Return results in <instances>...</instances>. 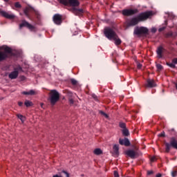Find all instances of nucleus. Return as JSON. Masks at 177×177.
<instances>
[{"mask_svg": "<svg viewBox=\"0 0 177 177\" xmlns=\"http://www.w3.org/2000/svg\"><path fill=\"white\" fill-rule=\"evenodd\" d=\"M153 16V11H146L140 13L137 17H132L127 21V27H135L138 26L140 21H146Z\"/></svg>", "mask_w": 177, "mask_h": 177, "instance_id": "nucleus-1", "label": "nucleus"}, {"mask_svg": "<svg viewBox=\"0 0 177 177\" xmlns=\"http://www.w3.org/2000/svg\"><path fill=\"white\" fill-rule=\"evenodd\" d=\"M49 101L51 106H55L58 100H60V93L56 90H50Z\"/></svg>", "mask_w": 177, "mask_h": 177, "instance_id": "nucleus-2", "label": "nucleus"}, {"mask_svg": "<svg viewBox=\"0 0 177 177\" xmlns=\"http://www.w3.org/2000/svg\"><path fill=\"white\" fill-rule=\"evenodd\" d=\"M133 34L138 37H146L149 35V29L145 26H136L134 28Z\"/></svg>", "mask_w": 177, "mask_h": 177, "instance_id": "nucleus-3", "label": "nucleus"}, {"mask_svg": "<svg viewBox=\"0 0 177 177\" xmlns=\"http://www.w3.org/2000/svg\"><path fill=\"white\" fill-rule=\"evenodd\" d=\"M104 37L107 38V39H109V41H113V39L116 37L117 33L113 30V28L110 27H106L104 29Z\"/></svg>", "mask_w": 177, "mask_h": 177, "instance_id": "nucleus-4", "label": "nucleus"}, {"mask_svg": "<svg viewBox=\"0 0 177 177\" xmlns=\"http://www.w3.org/2000/svg\"><path fill=\"white\" fill-rule=\"evenodd\" d=\"M165 151L166 153H169L171 151V147L176 149L177 150V140L175 137H172L170 138V143L169 142H165Z\"/></svg>", "mask_w": 177, "mask_h": 177, "instance_id": "nucleus-5", "label": "nucleus"}, {"mask_svg": "<svg viewBox=\"0 0 177 177\" xmlns=\"http://www.w3.org/2000/svg\"><path fill=\"white\" fill-rule=\"evenodd\" d=\"M59 3H62L64 6H73L77 8L80 6V1L78 0H59Z\"/></svg>", "mask_w": 177, "mask_h": 177, "instance_id": "nucleus-6", "label": "nucleus"}, {"mask_svg": "<svg viewBox=\"0 0 177 177\" xmlns=\"http://www.w3.org/2000/svg\"><path fill=\"white\" fill-rule=\"evenodd\" d=\"M6 49H8V46H0V62L9 59V53H8Z\"/></svg>", "mask_w": 177, "mask_h": 177, "instance_id": "nucleus-7", "label": "nucleus"}, {"mask_svg": "<svg viewBox=\"0 0 177 177\" xmlns=\"http://www.w3.org/2000/svg\"><path fill=\"white\" fill-rule=\"evenodd\" d=\"M20 71H23V68L19 65L8 75V78H10V80H16V78L19 77V73H20Z\"/></svg>", "mask_w": 177, "mask_h": 177, "instance_id": "nucleus-8", "label": "nucleus"}, {"mask_svg": "<svg viewBox=\"0 0 177 177\" xmlns=\"http://www.w3.org/2000/svg\"><path fill=\"white\" fill-rule=\"evenodd\" d=\"M7 53H8V59L10 57H20L21 56V53L18 50H14L10 48V47L7 46V49L6 50Z\"/></svg>", "mask_w": 177, "mask_h": 177, "instance_id": "nucleus-9", "label": "nucleus"}, {"mask_svg": "<svg viewBox=\"0 0 177 177\" xmlns=\"http://www.w3.org/2000/svg\"><path fill=\"white\" fill-rule=\"evenodd\" d=\"M138 13H139V10L138 8L124 9L122 11V15H123V16H127V17H129V16H133V15H136Z\"/></svg>", "mask_w": 177, "mask_h": 177, "instance_id": "nucleus-10", "label": "nucleus"}, {"mask_svg": "<svg viewBox=\"0 0 177 177\" xmlns=\"http://www.w3.org/2000/svg\"><path fill=\"white\" fill-rule=\"evenodd\" d=\"M34 12L35 15H37V19H39V12L37 10H35V9H34V8L32 7H28L26 8L24 10V15L26 16V17H30V12Z\"/></svg>", "mask_w": 177, "mask_h": 177, "instance_id": "nucleus-11", "label": "nucleus"}, {"mask_svg": "<svg viewBox=\"0 0 177 177\" xmlns=\"http://www.w3.org/2000/svg\"><path fill=\"white\" fill-rule=\"evenodd\" d=\"M23 27H26L30 31H35V26L31 25V24L28 23L26 21H22V23L19 25V28H23Z\"/></svg>", "mask_w": 177, "mask_h": 177, "instance_id": "nucleus-12", "label": "nucleus"}, {"mask_svg": "<svg viewBox=\"0 0 177 177\" xmlns=\"http://www.w3.org/2000/svg\"><path fill=\"white\" fill-rule=\"evenodd\" d=\"M53 20L57 26H60L63 23V17L59 14L54 15Z\"/></svg>", "mask_w": 177, "mask_h": 177, "instance_id": "nucleus-13", "label": "nucleus"}, {"mask_svg": "<svg viewBox=\"0 0 177 177\" xmlns=\"http://www.w3.org/2000/svg\"><path fill=\"white\" fill-rule=\"evenodd\" d=\"M125 153L127 156H128V157H130V158H132V159L136 158V156L138 155L136 151H135L133 149H129L126 151Z\"/></svg>", "mask_w": 177, "mask_h": 177, "instance_id": "nucleus-14", "label": "nucleus"}, {"mask_svg": "<svg viewBox=\"0 0 177 177\" xmlns=\"http://www.w3.org/2000/svg\"><path fill=\"white\" fill-rule=\"evenodd\" d=\"M0 15H1V16H3V17H5L6 19H10V20L15 19V17H16V16H15V15H10L8 14L7 12L3 11V10H0Z\"/></svg>", "mask_w": 177, "mask_h": 177, "instance_id": "nucleus-15", "label": "nucleus"}, {"mask_svg": "<svg viewBox=\"0 0 177 177\" xmlns=\"http://www.w3.org/2000/svg\"><path fill=\"white\" fill-rule=\"evenodd\" d=\"M155 86H157V84L154 80L148 79L147 80V84H145L146 88H155Z\"/></svg>", "mask_w": 177, "mask_h": 177, "instance_id": "nucleus-16", "label": "nucleus"}, {"mask_svg": "<svg viewBox=\"0 0 177 177\" xmlns=\"http://www.w3.org/2000/svg\"><path fill=\"white\" fill-rule=\"evenodd\" d=\"M119 143L120 145H121V146H126V147L131 146V142L127 138H124V139L120 138Z\"/></svg>", "mask_w": 177, "mask_h": 177, "instance_id": "nucleus-17", "label": "nucleus"}, {"mask_svg": "<svg viewBox=\"0 0 177 177\" xmlns=\"http://www.w3.org/2000/svg\"><path fill=\"white\" fill-rule=\"evenodd\" d=\"M164 50H165V48L162 47V46H159L156 50V53L158 55V59L162 58V53H164Z\"/></svg>", "mask_w": 177, "mask_h": 177, "instance_id": "nucleus-18", "label": "nucleus"}, {"mask_svg": "<svg viewBox=\"0 0 177 177\" xmlns=\"http://www.w3.org/2000/svg\"><path fill=\"white\" fill-rule=\"evenodd\" d=\"M113 41H115V45L118 46V45H121L122 43V41H121V39L118 37V35H116L115 37L112 39Z\"/></svg>", "mask_w": 177, "mask_h": 177, "instance_id": "nucleus-19", "label": "nucleus"}, {"mask_svg": "<svg viewBox=\"0 0 177 177\" xmlns=\"http://www.w3.org/2000/svg\"><path fill=\"white\" fill-rule=\"evenodd\" d=\"M22 95H29L30 96H34V95H37V91L34 90H30L29 91H23Z\"/></svg>", "mask_w": 177, "mask_h": 177, "instance_id": "nucleus-20", "label": "nucleus"}, {"mask_svg": "<svg viewBox=\"0 0 177 177\" xmlns=\"http://www.w3.org/2000/svg\"><path fill=\"white\" fill-rule=\"evenodd\" d=\"M113 149L114 156H118V154H120V152H119L120 147L118 146V145H113Z\"/></svg>", "mask_w": 177, "mask_h": 177, "instance_id": "nucleus-21", "label": "nucleus"}, {"mask_svg": "<svg viewBox=\"0 0 177 177\" xmlns=\"http://www.w3.org/2000/svg\"><path fill=\"white\" fill-rule=\"evenodd\" d=\"M94 154L96 156H100V154H103V151L99 148H97L94 150Z\"/></svg>", "mask_w": 177, "mask_h": 177, "instance_id": "nucleus-22", "label": "nucleus"}, {"mask_svg": "<svg viewBox=\"0 0 177 177\" xmlns=\"http://www.w3.org/2000/svg\"><path fill=\"white\" fill-rule=\"evenodd\" d=\"M123 136H129V130L128 129H124L122 130Z\"/></svg>", "mask_w": 177, "mask_h": 177, "instance_id": "nucleus-23", "label": "nucleus"}, {"mask_svg": "<svg viewBox=\"0 0 177 177\" xmlns=\"http://www.w3.org/2000/svg\"><path fill=\"white\" fill-rule=\"evenodd\" d=\"M73 10L75 12V13H77L78 15H82V13H84V10L82 8H73Z\"/></svg>", "mask_w": 177, "mask_h": 177, "instance_id": "nucleus-24", "label": "nucleus"}, {"mask_svg": "<svg viewBox=\"0 0 177 177\" xmlns=\"http://www.w3.org/2000/svg\"><path fill=\"white\" fill-rule=\"evenodd\" d=\"M24 104L26 107H31V106H32V102L30 100H26Z\"/></svg>", "mask_w": 177, "mask_h": 177, "instance_id": "nucleus-25", "label": "nucleus"}, {"mask_svg": "<svg viewBox=\"0 0 177 177\" xmlns=\"http://www.w3.org/2000/svg\"><path fill=\"white\" fill-rule=\"evenodd\" d=\"M120 128H122V129H127V124L122 122H120L119 123Z\"/></svg>", "mask_w": 177, "mask_h": 177, "instance_id": "nucleus-26", "label": "nucleus"}, {"mask_svg": "<svg viewBox=\"0 0 177 177\" xmlns=\"http://www.w3.org/2000/svg\"><path fill=\"white\" fill-rule=\"evenodd\" d=\"M17 118L21 120V122H24V121H26V118L24 116H23L21 114H17Z\"/></svg>", "mask_w": 177, "mask_h": 177, "instance_id": "nucleus-27", "label": "nucleus"}, {"mask_svg": "<svg viewBox=\"0 0 177 177\" xmlns=\"http://www.w3.org/2000/svg\"><path fill=\"white\" fill-rule=\"evenodd\" d=\"M172 37H174V32H169L165 34V38H171Z\"/></svg>", "mask_w": 177, "mask_h": 177, "instance_id": "nucleus-28", "label": "nucleus"}, {"mask_svg": "<svg viewBox=\"0 0 177 177\" xmlns=\"http://www.w3.org/2000/svg\"><path fill=\"white\" fill-rule=\"evenodd\" d=\"M167 66H169V67H171V68H175L176 67V66H175L173 62L172 63L167 62Z\"/></svg>", "mask_w": 177, "mask_h": 177, "instance_id": "nucleus-29", "label": "nucleus"}, {"mask_svg": "<svg viewBox=\"0 0 177 177\" xmlns=\"http://www.w3.org/2000/svg\"><path fill=\"white\" fill-rule=\"evenodd\" d=\"M71 82L72 84V85H77V84H78V82L77 80H75V79H71Z\"/></svg>", "mask_w": 177, "mask_h": 177, "instance_id": "nucleus-30", "label": "nucleus"}, {"mask_svg": "<svg viewBox=\"0 0 177 177\" xmlns=\"http://www.w3.org/2000/svg\"><path fill=\"white\" fill-rule=\"evenodd\" d=\"M15 6L17 8V9H20V8H21V4H20V3L19 2H16L15 3Z\"/></svg>", "mask_w": 177, "mask_h": 177, "instance_id": "nucleus-31", "label": "nucleus"}, {"mask_svg": "<svg viewBox=\"0 0 177 177\" xmlns=\"http://www.w3.org/2000/svg\"><path fill=\"white\" fill-rule=\"evenodd\" d=\"M100 113L102 115L105 116L106 118H109V115H107V113H104L103 111H100Z\"/></svg>", "mask_w": 177, "mask_h": 177, "instance_id": "nucleus-32", "label": "nucleus"}, {"mask_svg": "<svg viewBox=\"0 0 177 177\" xmlns=\"http://www.w3.org/2000/svg\"><path fill=\"white\" fill-rule=\"evenodd\" d=\"M156 67H157L158 70H159V71L162 70V65H161L160 64H157Z\"/></svg>", "mask_w": 177, "mask_h": 177, "instance_id": "nucleus-33", "label": "nucleus"}, {"mask_svg": "<svg viewBox=\"0 0 177 177\" xmlns=\"http://www.w3.org/2000/svg\"><path fill=\"white\" fill-rule=\"evenodd\" d=\"M177 175V170H173L171 172V176L175 177Z\"/></svg>", "mask_w": 177, "mask_h": 177, "instance_id": "nucleus-34", "label": "nucleus"}, {"mask_svg": "<svg viewBox=\"0 0 177 177\" xmlns=\"http://www.w3.org/2000/svg\"><path fill=\"white\" fill-rule=\"evenodd\" d=\"M67 95L69 98H73V93L71 91H67Z\"/></svg>", "mask_w": 177, "mask_h": 177, "instance_id": "nucleus-35", "label": "nucleus"}, {"mask_svg": "<svg viewBox=\"0 0 177 177\" xmlns=\"http://www.w3.org/2000/svg\"><path fill=\"white\" fill-rule=\"evenodd\" d=\"M114 177H120V174H118V171H114L113 172Z\"/></svg>", "mask_w": 177, "mask_h": 177, "instance_id": "nucleus-36", "label": "nucleus"}, {"mask_svg": "<svg viewBox=\"0 0 177 177\" xmlns=\"http://www.w3.org/2000/svg\"><path fill=\"white\" fill-rule=\"evenodd\" d=\"M68 102L70 104H74V100L73 98H68Z\"/></svg>", "mask_w": 177, "mask_h": 177, "instance_id": "nucleus-37", "label": "nucleus"}, {"mask_svg": "<svg viewBox=\"0 0 177 177\" xmlns=\"http://www.w3.org/2000/svg\"><path fill=\"white\" fill-rule=\"evenodd\" d=\"M165 28H166L165 26H163V27H162V28H160L158 29L159 32H162V31H164V30H165Z\"/></svg>", "mask_w": 177, "mask_h": 177, "instance_id": "nucleus-38", "label": "nucleus"}, {"mask_svg": "<svg viewBox=\"0 0 177 177\" xmlns=\"http://www.w3.org/2000/svg\"><path fill=\"white\" fill-rule=\"evenodd\" d=\"M151 161L152 162H154V161H157V158L156 156H153L151 158Z\"/></svg>", "mask_w": 177, "mask_h": 177, "instance_id": "nucleus-39", "label": "nucleus"}, {"mask_svg": "<svg viewBox=\"0 0 177 177\" xmlns=\"http://www.w3.org/2000/svg\"><path fill=\"white\" fill-rule=\"evenodd\" d=\"M62 174H64L66 177H70V174L66 171H62Z\"/></svg>", "mask_w": 177, "mask_h": 177, "instance_id": "nucleus-40", "label": "nucleus"}, {"mask_svg": "<svg viewBox=\"0 0 177 177\" xmlns=\"http://www.w3.org/2000/svg\"><path fill=\"white\" fill-rule=\"evenodd\" d=\"M151 32H153V34L157 32V29L156 28H153L151 30Z\"/></svg>", "mask_w": 177, "mask_h": 177, "instance_id": "nucleus-41", "label": "nucleus"}, {"mask_svg": "<svg viewBox=\"0 0 177 177\" xmlns=\"http://www.w3.org/2000/svg\"><path fill=\"white\" fill-rule=\"evenodd\" d=\"M172 63H174V65L177 64V58H174L172 59Z\"/></svg>", "mask_w": 177, "mask_h": 177, "instance_id": "nucleus-42", "label": "nucleus"}, {"mask_svg": "<svg viewBox=\"0 0 177 177\" xmlns=\"http://www.w3.org/2000/svg\"><path fill=\"white\" fill-rule=\"evenodd\" d=\"M20 80H21V81H24V80H26V76H24V75L20 76Z\"/></svg>", "mask_w": 177, "mask_h": 177, "instance_id": "nucleus-43", "label": "nucleus"}, {"mask_svg": "<svg viewBox=\"0 0 177 177\" xmlns=\"http://www.w3.org/2000/svg\"><path fill=\"white\" fill-rule=\"evenodd\" d=\"M169 19H175V15H174L172 14H169Z\"/></svg>", "mask_w": 177, "mask_h": 177, "instance_id": "nucleus-44", "label": "nucleus"}, {"mask_svg": "<svg viewBox=\"0 0 177 177\" xmlns=\"http://www.w3.org/2000/svg\"><path fill=\"white\" fill-rule=\"evenodd\" d=\"M92 97H93V99H95V100H97V95L93 94Z\"/></svg>", "mask_w": 177, "mask_h": 177, "instance_id": "nucleus-45", "label": "nucleus"}, {"mask_svg": "<svg viewBox=\"0 0 177 177\" xmlns=\"http://www.w3.org/2000/svg\"><path fill=\"white\" fill-rule=\"evenodd\" d=\"M160 136H161L162 138H164V137L165 136V132L161 133L160 134Z\"/></svg>", "mask_w": 177, "mask_h": 177, "instance_id": "nucleus-46", "label": "nucleus"}, {"mask_svg": "<svg viewBox=\"0 0 177 177\" xmlns=\"http://www.w3.org/2000/svg\"><path fill=\"white\" fill-rule=\"evenodd\" d=\"M18 106H19L20 107H21V106H23V102H18Z\"/></svg>", "mask_w": 177, "mask_h": 177, "instance_id": "nucleus-47", "label": "nucleus"}, {"mask_svg": "<svg viewBox=\"0 0 177 177\" xmlns=\"http://www.w3.org/2000/svg\"><path fill=\"white\" fill-rule=\"evenodd\" d=\"M137 67L138 68H142V64H138Z\"/></svg>", "mask_w": 177, "mask_h": 177, "instance_id": "nucleus-48", "label": "nucleus"}, {"mask_svg": "<svg viewBox=\"0 0 177 177\" xmlns=\"http://www.w3.org/2000/svg\"><path fill=\"white\" fill-rule=\"evenodd\" d=\"M152 174H153V171H148V175H152Z\"/></svg>", "mask_w": 177, "mask_h": 177, "instance_id": "nucleus-49", "label": "nucleus"}, {"mask_svg": "<svg viewBox=\"0 0 177 177\" xmlns=\"http://www.w3.org/2000/svg\"><path fill=\"white\" fill-rule=\"evenodd\" d=\"M156 177H161V174H158Z\"/></svg>", "mask_w": 177, "mask_h": 177, "instance_id": "nucleus-50", "label": "nucleus"}, {"mask_svg": "<svg viewBox=\"0 0 177 177\" xmlns=\"http://www.w3.org/2000/svg\"><path fill=\"white\" fill-rule=\"evenodd\" d=\"M4 2H8L9 0H3Z\"/></svg>", "mask_w": 177, "mask_h": 177, "instance_id": "nucleus-51", "label": "nucleus"}, {"mask_svg": "<svg viewBox=\"0 0 177 177\" xmlns=\"http://www.w3.org/2000/svg\"><path fill=\"white\" fill-rule=\"evenodd\" d=\"M171 131H174V129H171Z\"/></svg>", "mask_w": 177, "mask_h": 177, "instance_id": "nucleus-52", "label": "nucleus"}]
</instances>
